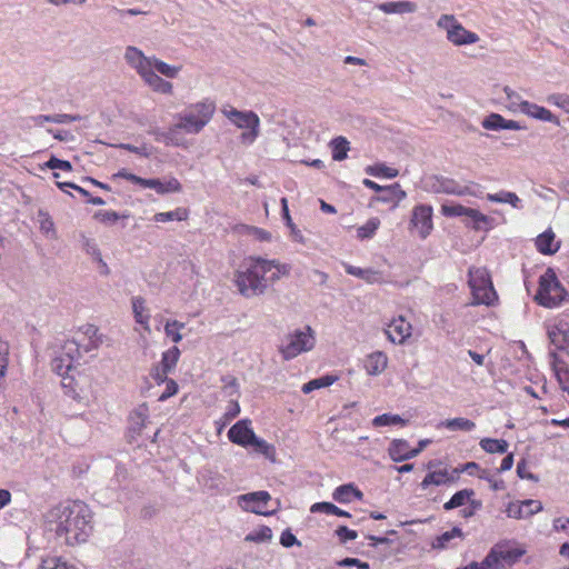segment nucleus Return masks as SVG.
<instances>
[{
  "label": "nucleus",
  "mask_w": 569,
  "mask_h": 569,
  "mask_svg": "<svg viewBox=\"0 0 569 569\" xmlns=\"http://www.w3.org/2000/svg\"><path fill=\"white\" fill-rule=\"evenodd\" d=\"M46 523L66 545L76 546L86 542L92 532V511L83 501H66L46 513Z\"/></svg>",
  "instance_id": "f257e3e1"
},
{
  "label": "nucleus",
  "mask_w": 569,
  "mask_h": 569,
  "mask_svg": "<svg viewBox=\"0 0 569 569\" xmlns=\"http://www.w3.org/2000/svg\"><path fill=\"white\" fill-rule=\"evenodd\" d=\"M249 266L243 271H237L234 283L239 292L246 298L261 296L266 292L267 273L270 263L261 257H249Z\"/></svg>",
  "instance_id": "f03ea898"
},
{
  "label": "nucleus",
  "mask_w": 569,
  "mask_h": 569,
  "mask_svg": "<svg viewBox=\"0 0 569 569\" xmlns=\"http://www.w3.org/2000/svg\"><path fill=\"white\" fill-rule=\"evenodd\" d=\"M216 111V103L210 99H204L190 104L178 114L179 122L176 128H180L187 133H199L212 119Z\"/></svg>",
  "instance_id": "7ed1b4c3"
},
{
  "label": "nucleus",
  "mask_w": 569,
  "mask_h": 569,
  "mask_svg": "<svg viewBox=\"0 0 569 569\" xmlns=\"http://www.w3.org/2000/svg\"><path fill=\"white\" fill-rule=\"evenodd\" d=\"M568 296L567 290L560 283L556 272L548 268L539 278V288L535 297L536 301L547 308L558 307Z\"/></svg>",
  "instance_id": "20e7f679"
},
{
  "label": "nucleus",
  "mask_w": 569,
  "mask_h": 569,
  "mask_svg": "<svg viewBox=\"0 0 569 569\" xmlns=\"http://www.w3.org/2000/svg\"><path fill=\"white\" fill-rule=\"evenodd\" d=\"M468 284L472 293L471 305L491 306L497 300V292L486 268H470Z\"/></svg>",
  "instance_id": "39448f33"
},
{
  "label": "nucleus",
  "mask_w": 569,
  "mask_h": 569,
  "mask_svg": "<svg viewBox=\"0 0 569 569\" xmlns=\"http://www.w3.org/2000/svg\"><path fill=\"white\" fill-rule=\"evenodd\" d=\"M525 549L520 548L516 542L502 541L496 543L482 560V566L489 569H501L505 565L512 566L523 555Z\"/></svg>",
  "instance_id": "423d86ee"
},
{
  "label": "nucleus",
  "mask_w": 569,
  "mask_h": 569,
  "mask_svg": "<svg viewBox=\"0 0 569 569\" xmlns=\"http://www.w3.org/2000/svg\"><path fill=\"white\" fill-rule=\"evenodd\" d=\"M222 113L238 128L248 129L240 136V141L243 144H252L258 138L260 130V119L253 111H240L236 108H223Z\"/></svg>",
  "instance_id": "0eeeda50"
},
{
  "label": "nucleus",
  "mask_w": 569,
  "mask_h": 569,
  "mask_svg": "<svg viewBox=\"0 0 569 569\" xmlns=\"http://www.w3.org/2000/svg\"><path fill=\"white\" fill-rule=\"evenodd\" d=\"M315 346L312 329L308 326L305 330H296L286 338L280 346V352L286 360L296 358L298 355L309 351Z\"/></svg>",
  "instance_id": "6e6552de"
},
{
  "label": "nucleus",
  "mask_w": 569,
  "mask_h": 569,
  "mask_svg": "<svg viewBox=\"0 0 569 569\" xmlns=\"http://www.w3.org/2000/svg\"><path fill=\"white\" fill-rule=\"evenodd\" d=\"M437 26L447 32V39L456 46L471 44L479 40L478 34L468 31L453 16L442 14Z\"/></svg>",
  "instance_id": "1a4fd4ad"
},
{
  "label": "nucleus",
  "mask_w": 569,
  "mask_h": 569,
  "mask_svg": "<svg viewBox=\"0 0 569 569\" xmlns=\"http://www.w3.org/2000/svg\"><path fill=\"white\" fill-rule=\"evenodd\" d=\"M61 387L67 396L81 405H88L90 399V381L86 375L79 371L63 376Z\"/></svg>",
  "instance_id": "9d476101"
},
{
  "label": "nucleus",
  "mask_w": 569,
  "mask_h": 569,
  "mask_svg": "<svg viewBox=\"0 0 569 569\" xmlns=\"http://www.w3.org/2000/svg\"><path fill=\"white\" fill-rule=\"evenodd\" d=\"M441 211L446 217H467L476 230H488L491 227L492 219L473 208L462 204H443Z\"/></svg>",
  "instance_id": "9b49d317"
},
{
  "label": "nucleus",
  "mask_w": 569,
  "mask_h": 569,
  "mask_svg": "<svg viewBox=\"0 0 569 569\" xmlns=\"http://www.w3.org/2000/svg\"><path fill=\"white\" fill-rule=\"evenodd\" d=\"M270 501L271 496L264 490L253 491L238 497V505L242 510L261 516H271L276 512V510H267V505Z\"/></svg>",
  "instance_id": "f8f14e48"
},
{
  "label": "nucleus",
  "mask_w": 569,
  "mask_h": 569,
  "mask_svg": "<svg viewBox=\"0 0 569 569\" xmlns=\"http://www.w3.org/2000/svg\"><path fill=\"white\" fill-rule=\"evenodd\" d=\"M410 222L418 229L421 238H427L433 228L432 207L427 204L416 206Z\"/></svg>",
  "instance_id": "ddd939ff"
},
{
  "label": "nucleus",
  "mask_w": 569,
  "mask_h": 569,
  "mask_svg": "<svg viewBox=\"0 0 569 569\" xmlns=\"http://www.w3.org/2000/svg\"><path fill=\"white\" fill-rule=\"evenodd\" d=\"M431 189L435 192H442L456 196H477L476 192L469 186H461L459 182L451 178L446 177H433L431 182Z\"/></svg>",
  "instance_id": "4468645a"
},
{
  "label": "nucleus",
  "mask_w": 569,
  "mask_h": 569,
  "mask_svg": "<svg viewBox=\"0 0 569 569\" xmlns=\"http://www.w3.org/2000/svg\"><path fill=\"white\" fill-rule=\"evenodd\" d=\"M542 510V503L539 500L527 499L523 501L510 502L506 509L509 518L525 519Z\"/></svg>",
  "instance_id": "2eb2a0df"
},
{
  "label": "nucleus",
  "mask_w": 569,
  "mask_h": 569,
  "mask_svg": "<svg viewBox=\"0 0 569 569\" xmlns=\"http://www.w3.org/2000/svg\"><path fill=\"white\" fill-rule=\"evenodd\" d=\"M461 470L458 468L452 469L450 472L448 469H439L429 471L420 483L421 489H427L429 486H442L457 481Z\"/></svg>",
  "instance_id": "dca6fc26"
},
{
  "label": "nucleus",
  "mask_w": 569,
  "mask_h": 569,
  "mask_svg": "<svg viewBox=\"0 0 569 569\" xmlns=\"http://www.w3.org/2000/svg\"><path fill=\"white\" fill-rule=\"evenodd\" d=\"M251 421L242 419L236 422L228 431V438L231 442L241 447H249L251 439H254V432L250 428Z\"/></svg>",
  "instance_id": "f3484780"
},
{
  "label": "nucleus",
  "mask_w": 569,
  "mask_h": 569,
  "mask_svg": "<svg viewBox=\"0 0 569 569\" xmlns=\"http://www.w3.org/2000/svg\"><path fill=\"white\" fill-rule=\"evenodd\" d=\"M411 325L402 316L393 319L385 330L392 343L401 345L411 336Z\"/></svg>",
  "instance_id": "a211bd4d"
},
{
  "label": "nucleus",
  "mask_w": 569,
  "mask_h": 569,
  "mask_svg": "<svg viewBox=\"0 0 569 569\" xmlns=\"http://www.w3.org/2000/svg\"><path fill=\"white\" fill-rule=\"evenodd\" d=\"M124 59L127 63L134 68L140 76L151 68L152 63L151 57H146L140 49L133 46H129L126 49Z\"/></svg>",
  "instance_id": "6ab92c4d"
},
{
  "label": "nucleus",
  "mask_w": 569,
  "mask_h": 569,
  "mask_svg": "<svg viewBox=\"0 0 569 569\" xmlns=\"http://www.w3.org/2000/svg\"><path fill=\"white\" fill-rule=\"evenodd\" d=\"M519 111L535 119L559 124L558 118L545 107L523 101L519 103Z\"/></svg>",
  "instance_id": "aec40b11"
},
{
  "label": "nucleus",
  "mask_w": 569,
  "mask_h": 569,
  "mask_svg": "<svg viewBox=\"0 0 569 569\" xmlns=\"http://www.w3.org/2000/svg\"><path fill=\"white\" fill-rule=\"evenodd\" d=\"M332 498L339 503H349L353 498L361 500L363 493L353 483H346L335 489Z\"/></svg>",
  "instance_id": "412c9836"
},
{
  "label": "nucleus",
  "mask_w": 569,
  "mask_h": 569,
  "mask_svg": "<svg viewBox=\"0 0 569 569\" xmlns=\"http://www.w3.org/2000/svg\"><path fill=\"white\" fill-rule=\"evenodd\" d=\"M409 442L405 439H395L391 441L388 453L395 462H401L412 458Z\"/></svg>",
  "instance_id": "4be33fe9"
},
{
  "label": "nucleus",
  "mask_w": 569,
  "mask_h": 569,
  "mask_svg": "<svg viewBox=\"0 0 569 569\" xmlns=\"http://www.w3.org/2000/svg\"><path fill=\"white\" fill-rule=\"evenodd\" d=\"M387 356L381 351H376L367 357L365 368L368 375L378 376L387 368Z\"/></svg>",
  "instance_id": "5701e85b"
},
{
  "label": "nucleus",
  "mask_w": 569,
  "mask_h": 569,
  "mask_svg": "<svg viewBox=\"0 0 569 569\" xmlns=\"http://www.w3.org/2000/svg\"><path fill=\"white\" fill-rule=\"evenodd\" d=\"M141 77L156 91L170 93L172 90V84L159 77L151 68H149Z\"/></svg>",
  "instance_id": "b1692460"
},
{
  "label": "nucleus",
  "mask_w": 569,
  "mask_h": 569,
  "mask_svg": "<svg viewBox=\"0 0 569 569\" xmlns=\"http://www.w3.org/2000/svg\"><path fill=\"white\" fill-rule=\"evenodd\" d=\"M555 233L551 230H547L538 236L536 240V247L542 254H553L558 251L559 244L553 246Z\"/></svg>",
  "instance_id": "393cba45"
},
{
  "label": "nucleus",
  "mask_w": 569,
  "mask_h": 569,
  "mask_svg": "<svg viewBox=\"0 0 569 569\" xmlns=\"http://www.w3.org/2000/svg\"><path fill=\"white\" fill-rule=\"evenodd\" d=\"M51 369L53 372H56L58 376L63 379V376L72 375L78 372L76 368L73 367V363L70 359H66L63 356H57L51 361Z\"/></svg>",
  "instance_id": "a878e982"
},
{
  "label": "nucleus",
  "mask_w": 569,
  "mask_h": 569,
  "mask_svg": "<svg viewBox=\"0 0 569 569\" xmlns=\"http://www.w3.org/2000/svg\"><path fill=\"white\" fill-rule=\"evenodd\" d=\"M475 496L473 489H462L457 491L450 499L443 505L445 510H452L469 502Z\"/></svg>",
  "instance_id": "bb28decb"
},
{
  "label": "nucleus",
  "mask_w": 569,
  "mask_h": 569,
  "mask_svg": "<svg viewBox=\"0 0 569 569\" xmlns=\"http://www.w3.org/2000/svg\"><path fill=\"white\" fill-rule=\"evenodd\" d=\"M81 117L79 114H39L34 117L36 124H42L43 122H52V123H69L73 121L80 120Z\"/></svg>",
  "instance_id": "cd10ccee"
},
{
  "label": "nucleus",
  "mask_w": 569,
  "mask_h": 569,
  "mask_svg": "<svg viewBox=\"0 0 569 569\" xmlns=\"http://www.w3.org/2000/svg\"><path fill=\"white\" fill-rule=\"evenodd\" d=\"M310 511L312 513L322 512L326 515H335L337 517H347V518L351 517V515L348 511L342 510L339 507H337L336 505H333L331 502H327V501L313 503L310 507Z\"/></svg>",
  "instance_id": "c85d7f7f"
},
{
  "label": "nucleus",
  "mask_w": 569,
  "mask_h": 569,
  "mask_svg": "<svg viewBox=\"0 0 569 569\" xmlns=\"http://www.w3.org/2000/svg\"><path fill=\"white\" fill-rule=\"evenodd\" d=\"M479 445L488 453H506L509 447L506 440L492 438H483Z\"/></svg>",
  "instance_id": "c756f323"
},
{
  "label": "nucleus",
  "mask_w": 569,
  "mask_h": 569,
  "mask_svg": "<svg viewBox=\"0 0 569 569\" xmlns=\"http://www.w3.org/2000/svg\"><path fill=\"white\" fill-rule=\"evenodd\" d=\"M345 270L348 274L363 279L369 283H375L379 279V272L372 269H361L351 264H346Z\"/></svg>",
  "instance_id": "7c9ffc66"
},
{
  "label": "nucleus",
  "mask_w": 569,
  "mask_h": 569,
  "mask_svg": "<svg viewBox=\"0 0 569 569\" xmlns=\"http://www.w3.org/2000/svg\"><path fill=\"white\" fill-rule=\"evenodd\" d=\"M550 357L552 360V366L555 370V375L557 377V380L561 387V389L569 393V367H558V356L556 352H550Z\"/></svg>",
  "instance_id": "2f4dec72"
},
{
  "label": "nucleus",
  "mask_w": 569,
  "mask_h": 569,
  "mask_svg": "<svg viewBox=\"0 0 569 569\" xmlns=\"http://www.w3.org/2000/svg\"><path fill=\"white\" fill-rule=\"evenodd\" d=\"M441 426L447 428L448 430L456 431V430H462V431H471L476 428V423L467 418H453V419H447L441 422Z\"/></svg>",
  "instance_id": "473e14b6"
},
{
  "label": "nucleus",
  "mask_w": 569,
  "mask_h": 569,
  "mask_svg": "<svg viewBox=\"0 0 569 569\" xmlns=\"http://www.w3.org/2000/svg\"><path fill=\"white\" fill-rule=\"evenodd\" d=\"M332 159L342 161L347 158L349 151V141L343 137H337L331 141Z\"/></svg>",
  "instance_id": "72a5a7b5"
},
{
  "label": "nucleus",
  "mask_w": 569,
  "mask_h": 569,
  "mask_svg": "<svg viewBox=\"0 0 569 569\" xmlns=\"http://www.w3.org/2000/svg\"><path fill=\"white\" fill-rule=\"evenodd\" d=\"M267 262L270 263L269 271H271L272 268L276 269V271L272 272L270 274V277L267 278V283L268 282L274 283L282 276H288L290 273V270H291V266L290 264L280 263L278 260H268V259H267Z\"/></svg>",
  "instance_id": "f704fd0d"
},
{
  "label": "nucleus",
  "mask_w": 569,
  "mask_h": 569,
  "mask_svg": "<svg viewBox=\"0 0 569 569\" xmlns=\"http://www.w3.org/2000/svg\"><path fill=\"white\" fill-rule=\"evenodd\" d=\"M487 199L491 202L510 203L513 208L518 207L520 199L510 191H500L498 193H488Z\"/></svg>",
  "instance_id": "c9c22d12"
},
{
  "label": "nucleus",
  "mask_w": 569,
  "mask_h": 569,
  "mask_svg": "<svg viewBox=\"0 0 569 569\" xmlns=\"http://www.w3.org/2000/svg\"><path fill=\"white\" fill-rule=\"evenodd\" d=\"M272 539V531L268 526H261L258 530L249 532L244 541L263 543Z\"/></svg>",
  "instance_id": "e433bc0d"
},
{
  "label": "nucleus",
  "mask_w": 569,
  "mask_h": 569,
  "mask_svg": "<svg viewBox=\"0 0 569 569\" xmlns=\"http://www.w3.org/2000/svg\"><path fill=\"white\" fill-rule=\"evenodd\" d=\"M336 377L333 376H322L320 378H317V379H312L310 380L309 382L305 383L302 386V391L305 393H309L316 389H320V388H323V387H329L331 386L335 381H336Z\"/></svg>",
  "instance_id": "4c0bfd02"
},
{
  "label": "nucleus",
  "mask_w": 569,
  "mask_h": 569,
  "mask_svg": "<svg viewBox=\"0 0 569 569\" xmlns=\"http://www.w3.org/2000/svg\"><path fill=\"white\" fill-rule=\"evenodd\" d=\"M152 63L151 69L154 68L159 73L168 77L176 78L181 69V67L170 66L156 57H151Z\"/></svg>",
  "instance_id": "58836bf2"
},
{
  "label": "nucleus",
  "mask_w": 569,
  "mask_h": 569,
  "mask_svg": "<svg viewBox=\"0 0 569 569\" xmlns=\"http://www.w3.org/2000/svg\"><path fill=\"white\" fill-rule=\"evenodd\" d=\"M366 173L373 177L396 178L398 176V170L380 163L376 166H368L366 168Z\"/></svg>",
  "instance_id": "ea45409f"
},
{
  "label": "nucleus",
  "mask_w": 569,
  "mask_h": 569,
  "mask_svg": "<svg viewBox=\"0 0 569 569\" xmlns=\"http://www.w3.org/2000/svg\"><path fill=\"white\" fill-rule=\"evenodd\" d=\"M179 357H180V350L178 347L174 346L162 353V359H161L160 366L163 369L171 371L176 367V365L179 360Z\"/></svg>",
  "instance_id": "a19ab883"
},
{
  "label": "nucleus",
  "mask_w": 569,
  "mask_h": 569,
  "mask_svg": "<svg viewBox=\"0 0 569 569\" xmlns=\"http://www.w3.org/2000/svg\"><path fill=\"white\" fill-rule=\"evenodd\" d=\"M393 425H406V420L399 415L383 413L377 416L372 420L373 427L393 426Z\"/></svg>",
  "instance_id": "79ce46f5"
},
{
  "label": "nucleus",
  "mask_w": 569,
  "mask_h": 569,
  "mask_svg": "<svg viewBox=\"0 0 569 569\" xmlns=\"http://www.w3.org/2000/svg\"><path fill=\"white\" fill-rule=\"evenodd\" d=\"M184 219H187V211L181 208L168 212H159L153 217V220L157 222H168L172 220L182 221Z\"/></svg>",
  "instance_id": "37998d69"
},
{
  "label": "nucleus",
  "mask_w": 569,
  "mask_h": 569,
  "mask_svg": "<svg viewBox=\"0 0 569 569\" xmlns=\"http://www.w3.org/2000/svg\"><path fill=\"white\" fill-rule=\"evenodd\" d=\"M379 224L380 220L378 218L369 219L363 226L358 228V238L361 240L372 238L377 229L379 228Z\"/></svg>",
  "instance_id": "c03bdc74"
},
{
  "label": "nucleus",
  "mask_w": 569,
  "mask_h": 569,
  "mask_svg": "<svg viewBox=\"0 0 569 569\" xmlns=\"http://www.w3.org/2000/svg\"><path fill=\"white\" fill-rule=\"evenodd\" d=\"M481 124L487 130H505L506 119L499 113H490L482 120Z\"/></svg>",
  "instance_id": "a18cd8bd"
},
{
  "label": "nucleus",
  "mask_w": 569,
  "mask_h": 569,
  "mask_svg": "<svg viewBox=\"0 0 569 569\" xmlns=\"http://www.w3.org/2000/svg\"><path fill=\"white\" fill-rule=\"evenodd\" d=\"M66 359H70L71 362L81 357L80 346L74 340H67L62 346V353Z\"/></svg>",
  "instance_id": "49530a36"
},
{
  "label": "nucleus",
  "mask_w": 569,
  "mask_h": 569,
  "mask_svg": "<svg viewBox=\"0 0 569 569\" xmlns=\"http://www.w3.org/2000/svg\"><path fill=\"white\" fill-rule=\"evenodd\" d=\"M410 2H385L379 6V9L385 13H402L410 10Z\"/></svg>",
  "instance_id": "de8ad7c7"
},
{
  "label": "nucleus",
  "mask_w": 569,
  "mask_h": 569,
  "mask_svg": "<svg viewBox=\"0 0 569 569\" xmlns=\"http://www.w3.org/2000/svg\"><path fill=\"white\" fill-rule=\"evenodd\" d=\"M250 446L259 453H262L267 458H271L274 453V447L263 439L258 438L254 435V439H251Z\"/></svg>",
  "instance_id": "09e8293b"
},
{
  "label": "nucleus",
  "mask_w": 569,
  "mask_h": 569,
  "mask_svg": "<svg viewBox=\"0 0 569 569\" xmlns=\"http://www.w3.org/2000/svg\"><path fill=\"white\" fill-rule=\"evenodd\" d=\"M184 327V323L177 320L168 321L164 326V332L172 339L173 342L178 343L182 340V335L179 332Z\"/></svg>",
  "instance_id": "8fccbe9b"
},
{
  "label": "nucleus",
  "mask_w": 569,
  "mask_h": 569,
  "mask_svg": "<svg viewBox=\"0 0 569 569\" xmlns=\"http://www.w3.org/2000/svg\"><path fill=\"white\" fill-rule=\"evenodd\" d=\"M132 309L134 313L136 321L140 325H144L148 322L149 316H143L144 311V300L141 297H136L132 299Z\"/></svg>",
  "instance_id": "3c124183"
},
{
  "label": "nucleus",
  "mask_w": 569,
  "mask_h": 569,
  "mask_svg": "<svg viewBox=\"0 0 569 569\" xmlns=\"http://www.w3.org/2000/svg\"><path fill=\"white\" fill-rule=\"evenodd\" d=\"M44 167L49 168V169H52V170H56V169H60L62 171H72V164L70 161L68 160H61L54 156H52L46 163H44Z\"/></svg>",
  "instance_id": "603ef678"
},
{
  "label": "nucleus",
  "mask_w": 569,
  "mask_h": 569,
  "mask_svg": "<svg viewBox=\"0 0 569 569\" xmlns=\"http://www.w3.org/2000/svg\"><path fill=\"white\" fill-rule=\"evenodd\" d=\"M503 91H505V93L507 96V99L509 101V103L507 106L508 109L511 110V111L519 110V103L525 101V100L521 99L520 94L517 93L516 91H513L512 89H510L509 87H505Z\"/></svg>",
  "instance_id": "864d4df0"
},
{
  "label": "nucleus",
  "mask_w": 569,
  "mask_h": 569,
  "mask_svg": "<svg viewBox=\"0 0 569 569\" xmlns=\"http://www.w3.org/2000/svg\"><path fill=\"white\" fill-rule=\"evenodd\" d=\"M335 533L341 543H346L349 540H355L358 537L357 531L349 529L347 526H339Z\"/></svg>",
  "instance_id": "5fc2aeb1"
},
{
  "label": "nucleus",
  "mask_w": 569,
  "mask_h": 569,
  "mask_svg": "<svg viewBox=\"0 0 569 569\" xmlns=\"http://www.w3.org/2000/svg\"><path fill=\"white\" fill-rule=\"evenodd\" d=\"M94 218L103 223L112 224L117 222L121 216L116 211H97ZM122 218H127V216H122Z\"/></svg>",
  "instance_id": "6e6d98bb"
},
{
  "label": "nucleus",
  "mask_w": 569,
  "mask_h": 569,
  "mask_svg": "<svg viewBox=\"0 0 569 569\" xmlns=\"http://www.w3.org/2000/svg\"><path fill=\"white\" fill-rule=\"evenodd\" d=\"M8 355V345L4 341L0 340V379H2L6 376V371L9 363Z\"/></svg>",
  "instance_id": "4d7b16f0"
},
{
  "label": "nucleus",
  "mask_w": 569,
  "mask_h": 569,
  "mask_svg": "<svg viewBox=\"0 0 569 569\" xmlns=\"http://www.w3.org/2000/svg\"><path fill=\"white\" fill-rule=\"evenodd\" d=\"M42 569H73L72 566L67 565V562L61 561L59 558L51 557L44 559L41 565Z\"/></svg>",
  "instance_id": "13d9d810"
},
{
  "label": "nucleus",
  "mask_w": 569,
  "mask_h": 569,
  "mask_svg": "<svg viewBox=\"0 0 569 569\" xmlns=\"http://www.w3.org/2000/svg\"><path fill=\"white\" fill-rule=\"evenodd\" d=\"M280 543L284 548H290L295 545L301 546V542L296 538V536L291 532L290 529H286L282 531L280 536Z\"/></svg>",
  "instance_id": "bf43d9fd"
},
{
  "label": "nucleus",
  "mask_w": 569,
  "mask_h": 569,
  "mask_svg": "<svg viewBox=\"0 0 569 569\" xmlns=\"http://www.w3.org/2000/svg\"><path fill=\"white\" fill-rule=\"evenodd\" d=\"M517 475L521 479H528L532 481H538V477L531 473L528 470V463L525 459H521L517 465Z\"/></svg>",
  "instance_id": "052dcab7"
},
{
  "label": "nucleus",
  "mask_w": 569,
  "mask_h": 569,
  "mask_svg": "<svg viewBox=\"0 0 569 569\" xmlns=\"http://www.w3.org/2000/svg\"><path fill=\"white\" fill-rule=\"evenodd\" d=\"M114 147L127 150L129 152H132V153H136L139 156H142V157H146V158H148L150 156V152L148 151V148L144 144L141 147H136L130 143H119V144H116Z\"/></svg>",
  "instance_id": "680f3d73"
},
{
  "label": "nucleus",
  "mask_w": 569,
  "mask_h": 569,
  "mask_svg": "<svg viewBox=\"0 0 569 569\" xmlns=\"http://www.w3.org/2000/svg\"><path fill=\"white\" fill-rule=\"evenodd\" d=\"M38 217L40 221V228L42 231H44L46 233H48L49 231H53L54 223L47 212L40 210L38 212Z\"/></svg>",
  "instance_id": "e2e57ef3"
},
{
  "label": "nucleus",
  "mask_w": 569,
  "mask_h": 569,
  "mask_svg": "<svg viewBox=\"0 0 569 569\" xmlns=\"http://www.w3.org/2000/svg\"><path fill=\"white\" fill-rule=\"evenodd\" d=\"M164 382H166V390L159 397L160 401H164L178 392V383L174 380L167 379Z\"/></svg>",
  "instance_id": "0e129e2a"
},
{
  "label": "nucleus",
  "mask_w": 569,
  "mask_h": 569,
  "mask_svg": "<svg viewBox=\"0 0 569 569\" xmlns=\"http://www.w3.org/2000/svg\"><path fill=\"white\" fill-rule=\"evenodd\" d=\"M479 478L480 479H483V480H487L489 483H490V488L493 490V491H499V490H503L505 489V482L503 480H496L493 479L488 471L483 470L480 475H479Z\"/></svg>",
  "instance_id": "69168bd1"
},
{
  "label": "nucleus",
  "mask_w": 569,
  "mask_h": 569,
  "mask_svg": "<svg viewBox=\"0 0 569 569\" xmlns=\"http://www.w3.org/2000/svg\"><path fill=\"white\" fill-rule=\"evenodd\" d=\"M240 413V406L237 400H230L228 408L223 415V418L227 422L234 419Z\"/></svg>",
  "instance_id": "338daca9"
},
{
  "label": "nucleus",
  "mask_w": 569,
  "mask_h": 569,
  "mask_svg": "<svg viewBox=\"0 0 569 569\" xmlns=\"http://www.w3.org/2000/svg\"><path fill=\"white\" fill-rule=\"evenodd\" d=\"M386 192H391L395 199V206L407 197L405 190L401 189L399 183L386 187Z\"/></svg>",
  "instance_id": "774afa93"
}]
</instances>
